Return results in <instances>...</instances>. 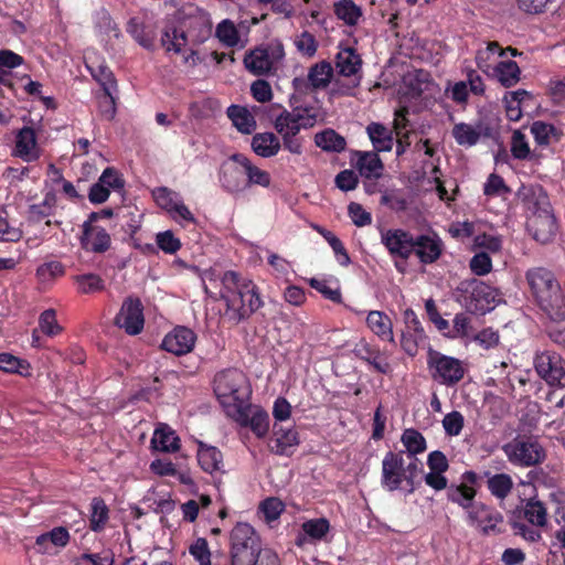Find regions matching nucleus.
<instances>
[{
	"mask_svg": "<svg viewBox=\"0 0 565 565\" xmlns=\"http://www.w3.org/2000/svg\"><path fill=\"white\" fill-rule=\"evenodd\" d=\"M211 32L209 14L196 7H189L183 11L179 25L163 32L161 43L168 52L183 54L185 65L195 66L200 61L195 47L205 42Z\"/></svg>",
	"mask_w": 565,
	"mask_h": 565,
	"instance_id": "1",
	"label": "nucleus"
},
{
	"mask_svg": "<svg viewBox=\"0 0 565 565\" xmlns=\"http://www.w3.org/2000/svg\"><path fill=\"white\" fill-rule=\"evenodd\" d=\"M220 297L225 303L224 319L237 324L249 318L263 305L256 284L228 270L220 277Z\"/></svg>",
	"mask_w": 565,
	"mask_h": 565,
	"instance_id": "2",
	"label": "nucleus"
},
{
	"mask_svg": "<svg viewBox=\"0 0 565 565\" xmlns=\"http://www.w3.org/2000/svg\"><path fill=\"white\" fill-rule=\"evenodd\" d=\"M519 194L531 212L527 218L529 232L535 241L550 243L557 233V223L546 192L540 185H529L522 186Z\"/></svg>",
	"mask_w": 565,
	"mask_h": 565,
	"instance_id": "3",
	"label": "nucleus"
},
{
	"mask_svg": "<svg viewBox=\"0 0 565 565\" xmlns=\"http://www.w3.org/2000/svg\"><path fill=\"white\" fill-rule=\"evenodd\" d=\"M324 120V113L317 106H299L284 110L275 119V129L281 136L284 147L291 153H301V142L296 136L301 129H310Z\"/></svg>",
	"mask_w": 565,
	"mask_h": 565,
	"instance_id": "4",
	"label": "nucleus"
},
{
	"mask_svg": "<svg viewBox=\"0 0 565 565\" xmlns=\"http://www.w3.org/2000/svg\"><path fill=\"white\" fill-rule=\"evenodd\" d=\"M527 285L540 306L555 321L565 318V291L561 290L552 271L535 267L526 271Z\"/></svg>",
	"mask_w": 565,
	"mask_h": 565,
	"instance_id": "5",
	"label": "nucleus"
},
{
	"mask_svg": "<svg viewBox=\"0 0 565 565\" xmlns=\"http://www.w3.org/2000/svg\"><path fill=\"white\" fill-rule=\"evenodd\" d=\"M214 392L227 414L238 413L249 396L247 379L236 369L222 371L215 376Z\"/></svg>",
	"mask_w": 565,
	"mask_h": 565,
	"instance_id": "6",
	"label": "nucleus"
},
{
	"mask_svg": "<svg viewBox=\"0 0 565 565\" xmlns=\"http://www.w3.org/2000/svg\"><path fill=\"white\" fill-rule=\"evenodd\" d=\"M417 458L405 463L402 452H387L382 460V486L388 491L414 486V479L420 470Z\"/></svg>",
	"mask_w": 565,
	"mask_h": 565,
	"instance_id": "7",
	"label": "nucleus"
},
{
	"mask_svg": "<svg viewBox=\"0 0 565 565\" xmlns=\"http://www.w3.org/2000/svg\"><path fill=\"white\" fill-rule=\"evenodd\" d=\"M259 551V537L253 526L237 523L231 532L232 565H254Z\"/></svg>",
	"mask_w": 565,
	"mask_h": 565,
	"instance_id": "8",
	"label": "nucleus"
},
{
	"mask_svg": "<svg viewBox=\"0 0 565 565\" xmlns=\"http://www.w3.org/2000/svg\"><path fill=\"white\" fill-rule=\"evenodd\" d=\"M233 167H228L224 170L222 182L223 185L231 192L241 190V184L235 180V175L245 174L247 178L248 185H259L268 188L270 185V174L254 166L252 161L243 154L232 156Z\"/></svg>",
	"mask_w": 565,
	"mask_h": 565,
	"instance_id": "9",
	"label": "nucleus"
},
{
	"mask_svg": "<svg viewBox=\"0 0 565 565\" xmlns=\"http://www.w3.org/2000/svg\"><path fill=\"white\" fill-rule=\"evenodd\" d=\"M460 291L462 292L460 302L473 312L486 313L501 301L498 289L478 280L463 282Z\"/></svg>",
	"mask_w": 565,
	"mask_h": 565,
	"instance_id": "10",
	"label": "nucleus"
},
{
	"mask_svg": "<svg viewBox=\"0 0 565 565\" xmlns=\"http://www.w3.org/2000/svg\"><path fill=\"white\" fill-rule=\"evenodd\" d=\"M431 377L438 383L452 386L462 380L465 367L460 360L430 351L427 360Z\"/></svg>",
	"mask_w": 565,
	"mask_h": 565,
	"instance_id": "11",
	"label": "nucleus"
},
{
	"mask_svg": "<svg viewBox=\"0 0 565 565\" xmlns=\"http://www.w3.org/2000/svg\"><path fill=\"white\" fill-rule=\"evenodd\" d=\"M508 460L520 467H530L540 463L545 452L543 447L532 438H514L503 447Z\"/></svg>",
	"mask_w": 565,
	"mask_h": 565,
	"instance_id": "12",
	"label": "nucleus"
},
{
	"mask_svg": "<svg viewBox=\"0 0 565 565\" xmlns=\"http://www.w3.org/2000/svg\"><path fill=\"white\" fill-rule=\"evenodd\" d=\"M534 366L537 374L551 386H565V362L552 352H543L535 356Z\"/></svg>",
	"mask_w": 565,
	"mask_h": 565,
	"instance_id": "13",
	"label": "nucleus"
},
{
	"mask_svg": "<svg viewBox=\"0 0 565 565\" xmlns=\"http://www.w3.org/2000/svg\"><path fill=\"white\" fill-rule=\"evenodd\" d=\"M333 76V68L327 61H320L313 64L307 77H295L292 87L296 92L306 94L309 90H320L328 87Z\"/></svg>",
	"mask_w": 565,
	"mask_h": 565,
	"instance_id": "14",
	"label": "nucleus"
},
{
	"mask_svg": "<svg viewBox=\"0 0 565 565\" xmlns=\"http://www.w3.org/2000/svg\"><path fill=\"white\" fill-rule=\"evenodd\" d=\"M284 55L280 46L273 49L257 47L245 55L244 64L252 74L264 75L275 70Z\"/></svg>",
	"mask_w": 565,
	"mask_h": 565,
	"instance_id": "15",
	"label": "nucleus"
},
{
	"mask_svg": "<svg viewBox=\"0 0 565 565\" xmlns=\"http://www.w3.org/2000/svg\"><path fill=\"white\" fill-rule=\"evenodd\" d=\"M115 324L129 335L139 334L145 326L142 305L139 299L127 298L115 318Z\"/></svg>",
	"mask_w": 565,
	"mask_h": 565,
	"instance_id": "16",
	"label": "nucleus"
},
{
	"mask_svg": "<svg viewBox=\"0 0 565 565\" xmlns=\"http://www.w3.org/2000/svg\"><path fill=\"white\" fill-rule=\"evenodd\" d=\"M507 55L515 56L516 50L503 49L498 42H488L476 51L475 62L478 70L489 77Z\"/></svg>",
	"mask_w": 565,
	"mask_h": 565,
	"instance_id": "17",
	"label": "nucleus"
},
{
	"mask_svg": "<svg viewBox=\"0 0 565 565\" xmlns=\"http://www.w3.org/2000/svg\"><path fill=\"white\" fill-rule=\"evenodd\" d=\"M415 239L408 232L395 228L381 232V242L392 256L408 258L414 250Z\"/></svg>",
	"mask_w": 565,
	"mask_h": 565,
	"instance_id": "18",
	"label": "nucleus"
},
{
	"mask_svg": "<svg viewBox=\"0 0 565 565\" xmlns=\"http://www.w3.org/2000/svg\"><path fill=\"white\" fill-rule=\"evenodd\" d=\"M196 340L195 333L185 327H177L162 340V349L174 355H183L191 352Z\"/></svg>",
	"mask_w": 565,
	"mask_h": 565,
	"instance_id": "19",
	"label": "nucleus"
},
{
	"mask_svg": "<svg viewBox=\"0 0 565 565\" xmlns=\"http://www.w3.org/2000/svg\"><path fill=\"white\" fill-rule=\"evenodd\" d=\"M12 154L25 162H32L40 158L41 150L36 141L34 129L31 127H23L18 130Z\"/></svg>",
	"mask_w": 565,
	"mask_h": 565,
	"instance_id": "20",
	"label": "nucleus"
},
{
	"mask_svg": "<svg viewBox=\"0 0 565 565\" xmlns=\"http://www.w3.org/2000/svg\"><path fill=\"white\" fill-rule=\"evenodd\" d=\"M468 518L472 526L486 534L494 532L497 525L503 521L500 512L482 503L472 504L468 510Z\"/></svg>",
	"mask_w": 565,
	"mask_h": 565,
	"instance_id": "21",
	"label": "nucleus"
},
{
	"mask_svg": "<svg viewBox=\"0 0 565 565\" xmlns=\"http://www.w3.org/2000/svg\"><path fill=\"white\" fill-rule=\"evenodd\" d=\"M196 445V460L200 468L211 476L225 473L224 459L221 450L201 440H198Z\"/></svg>",
	"mask_w": 565,
	"mask_h": 565,
	"instance_id": "22",
	"label": "nucleus"
},
{
	"mask_svg": "<svg viewBox=\"0 0 565 565\" xmlns=\"http://www.w3.org/2000/svg\"><path fill=\"white\" fill-rule=\"evenodd\" d=\"M330 530V523L327 519H311L302 523L298 532L295 544L303 547L307 544H315L322 541Z\"/></svg>",
	"mask_w": 565,
	"mask_h": 565,
	"instance_id": "23",
	"label": "nucleus"
},
{
	"mask_svg": "<svg viewBox=\"0 0 565 565\" xmlns=\"http://www.w3.org/2000/svg\"><path fill=\"white\" fill-rule=\"evenodd\" d=\"M86 66L92 76L99 83L106 93V102L109 104V113L114 110V94L117 90V83L113 72L104 64H97L92 61V57L85 55Z\"/></svg>",
	"mask_w": 565,
	"mask_h": 565,
	"instance_id": "24",
	"label": "nucleus"
},
{
	"mask_svg": "<svg viewBox=\"0 0 565 565\" xmlns=\"http://www.w3.org/2000/svg\"><path fill=\"white\" fill-rule=\"evenodd\" d=\"M82 246L89 252L104 253L110 246V236L105 228L90 223H85L82 236Z\"/></svg>",
	"mask_w": 565,
	"mask_h": 565,
	"instance_id": "25",
	"label": "nucleus"
},
{
	"mask_svg": "<svg viewBox=\"0 0 565 565\" xmlns=\"http://www.w3.org/2000/svg\"><path fill=\"white\" fill-rule=\"evenodd\" d=\"M365 323L369 330L380 340L395 343L392 319L384 311H369Z\"/></svg>",
	"mask_w": 565,
	"mask_h": 565,
	"instance_id": "26",
	"label": "nucleus"
},
{
	"mask_svg": "<svg viewBox=\"0 0 565 565\" xmlns=\"http://www.w3.org/2000/svg\"><path fill=\"white\" fill-rule=\"evenodd\" d=\"M443 243L436 235H420L415 239L414 250L420 262L430 264L437 260L441 254Z\"/></svg>",
	"mask_w": 565,
	"mask_h": 565,
	"instance_id": "27",
	"label": "nucleus"
},
{
	"mask_svg": "<svg viewBox=\"0 0 565 565\" xmlns=\"http://www.w3.org/2000/svg\"><path fill=\"white\" fill-rule=\"evenodd\" d=\"M452 137L459 146L472 147L476 146L480 138L484 135L482 124H456L452 128Z\"/></svg>",
	"mask_w": 565,
	"mask_h": 565,
	"instance_id": "28",
	"label": "nucleus"
},
{
	"mask_svg": "<svg viewBox=\"0 0 565 565\" xmlns=\"http://www.w3.org/2000/svg\"><path fill=\"white\" fill-rule=\"evenodd\" d=\"M151 445L156 450L162 452H175L180 448V439L172 428L161 424L154 429Z\"/></svg>",
	"mask_w": 565,
	"mask_h": 565,
	"instance_id": "29",
	"label": "nucleus"
},
{
	"mask_svg": "<svg viewBox=\"0 0 565 565\" xmlns=\"http://www.w3.org/2000/svg\"><path fill=\"white\" fill-rule=\"evenodd\" d=\"M531 100V95L523 89L508 92L503 97L507 117L512 121L521 119L523 108Z\"/></svg>",
	"mask_w": 565,
	"mask_h": 565,
	"instance_id": "30",
	"label": "nucleus"
},
{
	"mask_svg": "<svg viewBox=\"0 0 565 565\" xmlns=\"http://www.w3.org/2000/svg\"><path fill=\"white\" fill-rule=\"evenodd\" d=\"M521 71L516 62L511 58V55L501 62L499 67L490 74L489 78L497 79L501 85L511 87L520 81Z\"/></svg>",
	"mask_w": 565,
	"mask_h": 565,
	"instance_id": "31",
	"label": "nucleus"
},
{
	"mask_svg": "<svg viewBox=\"0 0 565 565\" xmlns=\"http://www.w3.org/2000/svg\"><path fill=\"white\" fill-rule=\"evenodd\" d=\"M356 168L361 175L371 179L380 178L383 171V163L376 152H358Z\"/></svg>",
	"mask_w": 565,
	"mask_h": 565,
	"instance_id": "32",
	"label": "nucleus"
},
{
	"mask_svg": "<svg viewBox=\"0 0 565 565\" xmlns=\"http://www.w3.org/2000/svg\"><path fill=\"white\" fill-rule=\"evenodd\" d=\"M361 65L360 55L351 47L343 49L337 54L335 66L342 76L355 75L360 71Z\"/></svg>",
	"mask_w": 565,
	"mask_h": 565,
	"instance_id": "33",
	"label": "nucleus"
},
{
	"mask_svg": "<svg viewBox=\"0 0 565 565\" xmlns=\"http://www.w3.org/2000/svg\"><path fill=\"white\" fill-rule=\"evenodd\" d=\"M252 148L256 154L263 158H269L278 153L280 142L273 132H263L253 137Z\"/></svg>",
	"mask_w": 565,
	"mask_h": 565,
	"instance_id": "34",
	"label": "nucleus"
},
{
	"mask_svg": "<svg viewBox=\"0 0 565 565\" xmlns=\"http://www.w3.org/2000/svg\"><path fill=\"white\" fill-rule=\"evenodd\" d=\"M335 17L347 25H356L361 20L363 12L360 6L353 0H339L333 4Z\"/></svg>",
	"mask_w": 565,
	"mask_h": 565,
	"instance_id": "35",
	"label": "nucleus"
},
{
	"mask_svg": "<svg viewBox=\"0 0 565 565\" xmlns=\"http://www.w3.org/2000/svg\"><path fill=\"white\" fill-rule=\"evenodd\" d=\"M227 116L238 131L252 134L256 129V120L245 107L232 105L227 108Z\"/></svg>",
	"mask_w": 565,
	"mask_h": 565,
	"instance_id": "36",
	"label": "nucleus"
},
{
	"mask_svg": "<svg viewBox=\"0 0 565 565\" xmlns=\"http://www.w3.org/2000/svg\"><path fill=\"white\" fill-rule=\"evenodd\" d=\"M366 132L374 149L379 152L391 151L393 148L392 132L383 125L372 122L366 127Z\"/></svg>",
	"mask_w": 565,
	"mask_h": 565,
	"instance_id": "37",
	"label": "nucleus"
},
{
	"mask_svg": "<svg viewBox=\"0 0 565 565\" xmlns=\"http://www.w3.org/2000/svg\"><path fill=\"white\" fill-rule=\"evenodd\" d=\"M65 274L64 266L57 260H50L41 264L36 268V279L40 285L47 287Z\"/></svg>",
	"mask_w": 565,
	"mask_h": 565,
	"instance_id": "38",
	"label": "nucleus"
},
{
	"mask_svg": "<svg viewBox=\"0 0 565 565\" xmlns=\"http://www.w3.org/2000/svg\"><path fill=\"white\" fill-rule=\"evenodd\" d=\"M315 143L324 151L341 152L345 149V139L333 129H326L315 136Z\"/></svg>",
	"mask_w": 565,
	"mask_h": 565,
	"instance_id": "39",
	"label": "nucleus"
},
{
	"mask_svg": "<svg viewBox=\"0 0 565 565\" xmlns=\"http://www.w3.org/2000/svg\"><path fill=\"white\" fill-rule=\"evenodd\" d=\"M109 520V509L100 498H94L90 502L89 527L94 532L105 529Z\"/></svg>",
	"mask_w": 565,
	"mask_h": 565,
	"instance_id": "40",
	"label": "nucleus"
},
{
	"mask_svg": "<svg viewBox=\"0 0 565 565\" xmlns=\"http://www.w3.org/2000/svg\"><path fill=\"white\" fill-rule=\"evenodd\" d=\"M356 351L361 358L371 364L377 372L386 374L391 371V364L388 361L383 358L379 350L371 348L366 342L361 343Z\"/></svg>",
	"mask_w": 565,
	"mask_h": 565,
	"instance_id": "41",
	"label": "nucleus"
},
{
	"mask_svg": "<svg viewBox=\"0 0 565 565\" xmlns=\"http://www.w3.org/2000/svg\"><path fill=\"white\" fill-rule=\"evenodd\" d=\"M452 328L449 327L443 334L449 339H472L473 328L471 318L466 313H457L454 318Z\"/></svg>",
	"mask_w": 565,
	"mask_h": 565,
	"instance_id": "42",
	"label": "nucleus"
},
{
	"mask_svg": "<svg viewBox=\"0 0 565 565\" xmlns=\"http://www.w3.org/2000/svg\"><path fill=\"white\" fill-rule=\"evenodd\" d=\"M401 441L412 459L415 458L416 455L423 454L426 450L425 437L414 428L405 429L401 436Z\"/></svg>",
	"mask_w": 565,
	"mask_h": 565,
	"instance_id": "43",
	"label": "nucleus"
},
{
	"mask_svg": "<svg viewBox=\"0 0 565 565\" xmlns=\"http://www.w3.org/2000/svg\"><path fill=\"white\" fill-rule=\"evenodd\" d=\"M531 134L541 147H546L559 139V135L553 125L540 120L532 124Z\"/></svg>",
	"mask_w": 565,
	"mask_h": 565,
	"instance_id": "44",
	"label": "nucleus"
},
{
	"mask_svg": "<svg viewBox=\"0 0 565 565\" xmlns=\"http://www.w3.org/2000/svg\"><path fill=\"white\" fill-rule=\"evenodd\" d=\"M216 38L228 47L244 46L235 24L230 20H223L216 28Z\"/></svg>",
	"mask_w": 565,
	"mask_h": 565,
	"instance_id": "45",
	"label": "nucleus"
},
{
	"mask_svg": "<svg viewBox=\"0 0 565 565\" xmlns=\"http://www.w3.org/2000/svg\"><path fill=\"white\" fill-rule=\"evenodd\" d=\"M487 486L492 495L505 499L513 488V480L507 473H495L488 478Z\"/></svg>",
	"mask_w": 565,
	"mask_h": 565,
	"instance_id": "46",
	"label": "nucleus"
},
{
	"mask_svg": "<svg viewBox=\"0 0 565 565\" xmlns=\"http://www.w3.org/2000/svg\"><path fill=\"white\" fill-rule=\"evenodd\" d=\"M310 286L320 292L326 299L340 303L342 301L341 288L338 280L312 278Z\"/></svg>",
	"mask_w": 565,
	"mask_h": 565,
	"instance_id": "47",
	"label": "nucleus"
},
{
	"mask_svg": "<svg viewBox=\"0 0 565 565\" xmlns=\"http://www.w3.org/2000/svg\"><path fill=\"white\" fill-rule=\"evenodd\" d=\"M274 435L276 451L281 455L288 454L299 443L298 433L294 428H276Z\"/></svg>",
	"mask_w": 565,
	"mask_h": 565,
	"instance_id": "48",
	"label": "nucleus"
},
{
	"mask_svg": "<svg viewBox=\"0 0 565 565\" xmlns=\"http://www.w3.org/2000/svg\"><path fill=\"white\" fill-rule=\"evenodd\" d=\"M74 281L81 294H94L105 288L102 277L93 273L76 275Z\"/></svg>",
	"mask_w": 565,
	"mask_h": 565,
	"instance_id": "49",
	"label": "nucleus"
},
{
	"mask_svg": "<svg viewBox=\"0 0 565 565\" xmlns=\"http://www.w3.org/2000/svg\"><path fill=\"white\" fill-rule=\"evenodd\" d=\"M524 518L535 526H544L547 522V511L544 504L531 499L524 507Z\"/></svg>",
	"mask_w": 565,
	"mask_h": 565,
	"instance_id": "50",
	"label": "nucleus"
},
{
	"mask_svg": "<svg viewBox=\"0 0 565 565\" xmlns=\"http://www.w3.org/2000/svg\"><path fill=\"white\" fill-rule=\"evenodd\" d=\"M152 196L157 205L167 214L181 199V194L166 186L157 188L152 191Z\"/></svg>",
	"mask_w": 565,
	"mask_h": 565,
	"instance_id": "51",
	"label": "nucleus"
},
{
	"mask_svg": "<svg viewBox=\"0 0 565 565\" xmlns=\"http://www.w3.org/2000/svg\"><path fill=\"white\" fill-rule=\"evenodd\" d=\"M475 495V489L466 484H460L448 489L449 500L468 510H470L471 505L473 504L472 500Z\"/></svg>",
	"mask_w": 565,
	"mask_h": 565,
	"instance_id": "52",
	"label": "nucleus"
},
{
	"mask_svg": "<svg viewBox=\"0 0 565 565\" xmlns=\"http://www.w3.org/2000/svg\"><path fill=\"white\" fill-rule=\"evenodd\" d=\"M29 369V364L19 358L9 353L0 354V371L28 376L30 374Z\"/></svg>",
	"mask_w": 565,
	"mask_h": 565,
	"instance_id": "53",
	"label": "nucleus"
},
{
	"mask_svg": "<svg viewBox=\"0 0 565 565\" xmlns=\"http://www.w3.org/2000/svg\"><path fill=\"white\" fill-rule=\"evenodd\" d=\"M70 541V533L65 527H55L52 531L40 535L36 539V545L46 550V544L50 542L54 546L64 547Z\"/></svg>",
	"mask_w": 565,
	"mask_h": 565,
	"instance_id": "54",
	"label": "nucleus"
},
{
	"mask_svg": "<svg viewBox=\"0 0 565 565\" xmlns=\"http://www.w3.org/2000/svg\"><path fill=\"white\" fill-rule=\"evenodd\" d=\"M39 329L47 337H55L62 331L53 309L44 310L39 317Z\"/></svg>",
	"mask_w": 565,
	"mask_h": 565,
	"instance_id": "55",
	"label": "nucleus"
},
{
	"mask_svg": "<svg viewBox=\"0 0 565 565\" xmlns=\"http://www.w3.org/2000/svg\"><path fill=\"white\" fill-rule=\"evenodd\" d=\"M473 246L490 253H499L502 248V237L495 234H478L473 238Z\"/></svg>",
	"mask_w": 565,
	"mask_h": 565,
	"instance_id": "56",
	"label": "nucleus"
},
{
	"mask_svg": "<svg viewBox=\"0 0 565 565\" xmlns=\"http://www.w3.org/2000/svg\"><path fill=\"white\" fill-rule=\"evenodd\" d=\"M189 553L194 557L199 565H212L209 543L205 539H196L189 547Z\"/></svg>",
	"mask_w": 565,
	"mask_h": 565,
	"instance_id": "57",
	"label": "nucleus"
},
{
	"mask_svg": "<svg viewBox=\"0 0 565 565\" xmlns=\"http://www.w3.org/2000/svg\"><path fill=\"white\" fill-rule=\"evenodd\" d=\"M441 423L445 434L447 436L455 437L460 435L463 428L465 418L460 412L452 411L444 417Z\"/></svg>",
	"mask_w": 565,
	"mask_h": 565,
	"instance_id": "58",
	"label": "nucleus"
},
{
	"mask_svg": "<svg viewBox=\"0 0 565 565\" xmlns=\"http://www.w3.org/2000/svg\"><path fill=\"white\" fill-rule=\"evenodd\" d=\"M267 522L275 521L279 518L285 509V504L278 498H267L259 507Z\"/></svg>",
	"mask_w": 565,
	"mask_h": 565,
	"instance_id": "59",
	"label": "nucleus"
},
{
	"mask_svg": "<svg viewBox=\"0 0 565 565\" xmlns=\"http://www.w3.org/2000/svg\"><path fill=\"white\" fill-rule=\"evenodd\" d=\"M469 266L475 275L484 276L492 270V260L487 253L480 252L473 255L470 259Z\"/></svg>",
	"mask_w": 565,
	"mask_h": 565,
	"instance_id": "60",
	"label": "nucleus"
},
{
	"mask_svg": "<svg viewBox=\"0 0 565 565\" xmlns=\"http://www.w3.org/2000/svg\"><path fill=\"white\" fill-rule=\"evenodd\" d=\"M128 32L131 36L145 49H152L154 43V35L145 30L137 22L131 20L128 24Z\"/></svg>",
	"mask_w": 565,
	"mask_h": 565,
	"instance_id": "61",
	"label": "nucleus"
},
{
	"mask_svg": "<svg viewBox=\"0 0 565 565\" xmlns=\"http://www.w3.org/2000/svg\"><path fill=\"white\" fill-rule=\"evenodd\" d=\"M295 45L301 54L308 57H312L318 49V43L315 36L307 31L296 38Z\"/></svg>",
	"mask_w": 565,
	"mask_h": 565,
	"instance_id": "62",
	"label": "nucleus"
},
{
	"mask_svg": "<svg viewBox=\"0 0 565 565\" xmlns=\"http://www.w3.org/2000/svg\"><path fill=\"white\" fill-rule=\"evenodd\" d=\"M268 264L271 266L273 274L277 278L288 279V276L292 273L291 264L275 253L269 254Z\"/></svg>",
	"mask_w": 565,
	"mask_h": 565,
	"instance_id": "63",
	"label": "nucleus"
},
{
	"mask_svg": "<svg viewBox=\"0 0 565 565\" xmlns=\"http://www.w3.org/2000/svg\"><path fill=\"white\" fill-rule=\"evenodd\" d=\"M156 242L160 249H162L167 254H174L177 253L180 247L181 243L179 238L174 236V234L171 231H164L157 234Z\"/></svg>",
	"mask_w": 565,
	"mask_h": 565,
	"instance_id": "64",
	"label": "nucleus"
}]
</instances>
